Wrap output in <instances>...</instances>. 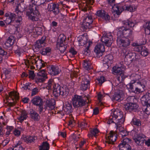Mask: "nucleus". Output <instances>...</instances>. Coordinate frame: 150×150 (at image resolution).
Instances as JSON below:
<instances>
[{
	"label": "nucleus",
	"mask_w": 150,
	"mask_h": 150,
	"mask_svg": "<svg viewBox=\"0 0 150 150\" xmlns=\"http://www.w3.org/2000/svg\"><path fill=\"white\" fill-rule=\"evenodd\" d=\"M124 26L117 29V36L118 37H128L131 38L132 34V31L129 28L133 27L135 23L132 21L129 20L124 21H122Z\"/></svg>",
	"instance_id": "obj_1"
},
{
	"label": "nucleus",
	"mask_w": 150,
	"mask_h": 150,
	"mask_svg": "<svg viewBox=\"0 0 150 150\" xmlns=\"http://www.w3.org/2000/svg\"><path fill=\"white\" fill-rule=\"evenodd\" d=\"M143 81V80L141 81L132 80L127 85V86L132 92L139 94L144 90L145 84Z\"/></svg>",
	"instance_id": "obj_2"
},
{
	"label": "nucleus",
	"mask_w": 150,
	"mask_h": 150,
	"mask_svg": "<svg viewBox=\"0 0 150 150\" xmlns=\"http://www.w3.org/2000/svg\"><path fill=\"white\" fill-rule=\"evenodd\" d=\"M137 8V6L133 5L122 6L121 4L115 5L112 6L113 13L117 15H120L123 11H127L130 12L135 11Z\"/></svg>",
	"instance_id": "obj_3"
},
{
	"label": "nucleus",
	"mask_w": 150,
	"mask_h": 150,
	"mask_svg": "<svg viewBox=\"0 0 150 150\" xmlns=\"http://www.w3.org/2000/svg\"><path fill=\"white\" fill-rule=\"evenodd\" d=\"M40 14L38 7L35 5L30 6L29 10L26 12V15L28 18L33 21H38Z\"/></svg>",
	"instance_id": "obj_4"
},
{
	"label": "nucleus",
	"mask_w": 150,
	"mask_h": 150,
	"mask_svg": "<svg viewBox=\"0 0 150 150\" xmlns=\"http://www.w3.org/2000/svg\"><path fill=\"white\" fill-rule=\"evenodd\" d=\"M117 44L122 49L127 50V47L130 45L129 40L125 37H118L117 40Z\"/></svg>",
	"instance_id": "obj_5"
},
{
	"label": "nucleus",
	"mask_w": 150,
	"mask_h": 150,
	"mask_svg": "<svg viewBox=\"0 0 150 150\" xmlns=\"http://www.w3.org/2000/svg\"><path fill=\"white\" fill-rule=\"evenodd\" d=\"M72 101L73 106L75 108L81 107L85 104V101L82 97L77 95L74 96Z\"/></svg>",
	"instance_id": "obj_6"
},
{
	"label": "nucleus",
	"mask_w": 150,
	"mask_h": 150,
	"mask_svg": "<svg viewBox=\"0 0 150 150\" xmlns=\"http://www.w3.org/2000/svg\"><path fill=\"white\" fill-rule=\"evenodd\" d=\"M93 22L91 16H88L83 21L82 24L81 26V29L82 31H86L88 29L91 28V24Z\"/></svg>",
	"instance_id": "obj_7"
},
{
	"label": "nucleus",
	"mask_w": 150,
	"mask_h": 150,
	"mask_svg": "<svg viewBox=\"0 0 150 150\" xmlns=\"http://www.w3.org/2000/svg\"><path fill=\"white\" fill-rule=\"evenodd\" d=\"M113 116H115L114 118L115 119H116V121L115 122V123L120 125L124 123V119L122 112L119 110H115L113 112Z\"/></svg>",
	"instance_id": "obj_8"
},
{
	"label": "nucleus",
	"mask_w": 150,
	"mask_h": 150,
	"mask_svg": "<svg viewBox=\"0 0 150 150\" xmlns=\"http://www.w3.org/2000/svg\"><path fill=\"white\" fill-rule=\"evenodd\" d=\"M45 39L46 37L43 36L41 39L37 41L34 46V48H33V50L35 52H39L42 49V48L45 46Z\"/></svg>",
	"instance_id": "obj_9"
},
{
	"label": "nucleus",
	"mask_w": 150,
	"mask_h": 150,
	"mask_svg": "<svg viewBox=\"0 0 150 150\" xmlns=\"http://www.w3.org/2000/svg\"><path fill=\"white\" fill-rule=\"evenodd\" d=\"M79 78L82 79L80 88L82 91L86 90L89 87L90 83L89 78L87 75L82 76Z\"/></svg>",
	"instance_id": "obj_10"
},
{
	"label": "nucleus",
	"mask_w": 150,
	"mask_h": 150,
	"mask_svg": "<svg viewBox=\"0 0 150 150\" xmlns=\"http://www.w3.org/2000/svg\"><path fill=\"white\" fill-rule=\"evenodd\" d=\"M113 39L110 33H107L106 35L103 36L101 39V41L104 43L107 46H110L113 42Z\"/></svg>",
	"instance_id": "obj_11"
},
{
	"label": "nucleus",
	"mask_w": 150,
	"mask_h": 150,
	"mask_svg": "<svg viewBox=\"0 0 150 150\" xmlns=\"http://www.w3.org/2000/svg\"><path fill=\"white\" fill-rule=\"evenodd\" d=\"M47 78L45 71L44 70H42L37 74L35 77V81L37 83L40 82H43Z\"/></svg>",
	"instance_id": "obj_12"
},
{
	"label": "nucleus",
	"mask_w": 150,
	"mask_h": 150,
	"mask_svg": "<svg viewBox=\"0 0 150 150\" xmlns=\"http://www.w3.org/2000/svg\"><path fill=\"white\" fill-rule=\"evenodd\" d=\"M133 139L135 143L138 145H142L145 141V136L142 134H137L133 137Z\"/></svg>",
	"instance_id": "obj_13"
},
{
	"label": "nucleus",
	"mask_w": 150,
	"mask_h": 150,
	"mask_svg": "<svg viewBox=\"0 0 150 150\" xmlns=\"http://www.w3.org/2000/svg\"><path fill=\"white\" fill-rule=\"evenodd\" d=\"M47 8L48 11L52 12L55 15L58 14L59 12L58 5L54 3L48 4Z\"/></svg>",
	"instance_id": "obj_14"
},
{
	"label": "nucleus",
	"mask_w": 150,
	"mask_h": 150,
	"mask_svg": "<svg viewBox=\"0 0 150 150\" xmlns=\"http://www.w3.org/2000/svg\"><path fill=\"white\" fill-rule=\"evenodd\" d=\"M117 134L112 131H110L109 135L106 137L105 142L109 144H113L116 141Z\"/></svg>",
	"instance_id": "obj_15"
},
{
	"label": "nucleus",
	"mask_w": 150,
	"mask_h": 150,
	"mask_svg": "<svg viewBox=\"0 0 150 150\" xmlns=\"http://www.w3.org/2000/svg\"><path fill=\"white\" fill-rule=\"evenodd\" d=\"M104 46L102 44L97 45L95 48L94 52L96 53L97 57H100L102 56L103 53L105 51Z\"/></svg>",
	"instance_id": "obj_16"
},
{
	"label": "nucleus",
	"mask_w": 150,
	"mask_h": 150,
	"mask_svg": "<svg viewBox=\"0 0 150 150\" xmlns=\"http://www.w3.org/2000/svg\"><path fill=\"white\" fill-rule=\"evenodd\" d=\"M124 107L126 110L131 112L138 109L139 106L136 103H127L124 105Z\"/></svg>",
	"instance_id": "obj_17"
},
{
	"label": "nucleus",
	"mask_w": 150,
	"mask_h": 150,
	"mask_svg": "<svg viewBox=\"0 0 150 150\" xmlns=\"http://www.w3.org/2000/svg\"><path fill=\"white\" fill-rule=\"evenodd\" d=\"M124 93L122 91L119 90L118 92L115 93L113 95L112 100L120 101L122 100L124 98Z\"/></svg>",
	"instance_id": "obj_18"
},
{
	"label": "nucleus",
	"mask_w": 150,
	"mask_h": 150,
	"mask_svg": "<svg viewBox=\"0 0 150 150\" xmlns=\"http://www.w3.org/2000/svg\"><path fill=\"white\" fill-rule=\"evenodd\" d=\"M141 103L143 105H150V93H146L141 98Z\"/></svg>",
	"instance_id": "obj_19"
},
{
	"label": "nucleus",
	"mask_w": 150,
	"mask_h": 150,
	"mask_svg": "<svg viewBox=\"0 0 150 150\" xmlns=\"http://www.w3.org/2000/svg\"><path fill=\"white\" fill-rule=\"evenodd\" d=\"M49 69V73L52 75L58 74L61 71L60 70L57 66L51 65L48 68Z\"/></svg>",
	"instance_id": "obj_20"
},
{
	"label": "nucleus",
	"mask_w": 150,
	"mask_h": 150,
	"mask_svg": "<svg viewBox=\"0 0 150 150\" xmlns=\"http://www.w3.org/2000/svg\"><path fill=\"white\" fill-rule=\"evenodd\" d=\"M62 87L58 84H54L53 86L54 95L55 97H58L61 94Z\"/></svg>",
	"instance_id": "obj_21"
},
{
	"label": "nucleus",
	"mask_w": 150,
	"mask_h": 150,
	"mask_svg": "<svg viewBox=\"0 0 150 150\" xmlns=\"http://www.w3.org/2000/svg\"><path fill=\"white\" fill-rule=\"evenodd\" d=\"M123 52L125 53L126 55L125 58V62H127L129 63H130L132 62L133 59L132 58L133 54L132 53H129L128 52L127 53V51H129L128 50H123Z\"/></svg>",
	"instance_id": "obj_22"
},
{
	"label": "nucleus",
	"mask_w": 150,
	"mask_h": 150,
	"mask_svg": "<svg viewBox=\"0 0 150 150\" xmlns=\"http://www.w3.org/2000/svg\"><path fill=\"white\" fill-rule=\"evenodd\" d=\"M29 61H27V62L28 63H30V65L35 64L36 66H37L38 63L41 61L38 57H36L34 56H31L30 58H29Z\"/></svg>",
	"instance_id": "obj_23"
},
{
	"label": "nucleus",
	"mask_w": 150,
	"mask_h": 150,
	"mask_svg": "<svg viewBox=\"0 0 150 150\" xmlns=\"http://www.w3.org/2000/svg\"><path fill=\"white\" fill-rule=\"evenodd\" d=\"M32 103L34 105L37 106L43 104V100L39 96H36L31 100Z\"/></svg>",
	"instance_id": "obj_24"
},
{
	"label": "nucleus",
	"mask_w": 150,
	"mask_h": 150,
	"mask_svg": "<svg viewBox=\"0 0 150 150\" xmlns=\"http://www.w3.org/2000/svg\"><path fill=\"white\" fill-rule=\"evenodd\" d=\"M9 97H6V100H8L9 98L11 99L13 101L15 99L16 101L19 99V93L16 92L15 93L13 92H10L9 93Z\"/></svg>",
	"instance_id": "obj_25"
},
{
	"label": "nucleus",
	"mask_w": 150,
	"mask_h": 150,
	"mask_svg": "<svg viewBox=\"0 0 150 150\" xmlns=\"http://www.w3.org/2000/svg\"><path fill=\"white\" fill-rule=\"evenodd\" d=\"M85 2H83L84 5L82 8V11H86L88 9H89L88 5L89 4L92 5L94 2V0H86L84 1Z\"/></svg>",
	"instance_id": "obj_26"
},
{
	"label": "nucleus",
	"mask_w": 150,
	"mask_h": 150,
	"mask_svg": "<svg viewBox=\"0 0 150 150\" xmlns=\"http://www.w3.org/2000/svg\"><path fill=\"white\" fill-rule=\"evenodd\" d=\"M72 106L70 103L68 102L65 103V105H64L63 109L67 113L69 114L70 112L72 110Z\"/></svg>",
	"instance_id": "obj_27"
},
{
	"label": "nucleus",
	"mask_w": 150,
	"mask_h": 150,
	"mask_svg": "<svg viewBox=\"0 0 150 150\" xmlns=\"http://www.w3.org/2000/svg\"><path fill=\"white\" fill-rule=\"evenodd\" d=\"M54 105L51 101H47L45 104L44 105V111L47 109L48 110H52L54 108Z\"/></svg>",
	"instance_id": "obj_28"
},
{
	"label": "nucleus",
	"mask_w": 150,
	"mask_h": 150,
	"mask_svg": "<svg viewBox=\"0 0 150 150\" xmlns=\"http://www.w3.org/2000/svg\"><path fill=\"white\" fill-rule=\"evenodd\" d=\"M15 39L12 36H10L8 38L6 42L5 43V45L7 47H10L13 45Z\"/></svg>",
	"instance_id": "obj_29"
},
{
	"label": "nucleus",
	"mask_w": 150,
	"mask_h": 150,
	"mask_svg": "<svg viewBox=\"0 0 150 150\" xmlns=\"http://www.w3.org/2000/svg\"><path fill=\"white\" fill-rule=\"evenodd\" d=\"M27 117L26 112L24 110H22L20 117L18 118V120L21 122H22L24 120L26 119Z\"/></svg>",
	"instance_id": "obj_30"
},
{
	"label": "nucleus",
	"mask_w": 150,
	"mask_h": 150,
	"mask_svg": "<svg viewBox=\"0 0 150 150\" xmlns=\"http://www.w3.org/2000/svg\"><path fill=\"white\" fill-rule=\"evenodd\" d=\"M30 114L31 118L35 120H38L40 118L38 114L33 110L30 111Z\"/></svg>",
	"instance_id": "obj_31"
},
{
	"label": "nucleus",
	"mask_w": 150,
	"mask_h": 150,
	"mask_svg": "<svg viewBox=\"0 0 150 150\" xmlns=\"http://www.w3.org/2000/svg\"><path fill=\"white\" fill-rule=\"evenodd\" d=\"M37 139V137L35 136H28L24 138V141L27 143H31L34 142Z\"/></svg>",
	"instance_id": "obj_32"
},
{
	"label": "nucleus",
	"mask_w": 150,
	"mask_h": 150,
	"mask_svg": "<svg viewBox=\"0 0 150 150\" xmlns=\"http://www.w3.org/2000/svg\"><path fill=\"white\" fill-rule=\"evenodd\" d=\"M50 148V145L47 142H44L42 145L39 146L40 150H49Z\"/></svg>",
	"instance_id": "obj_33"
},
{
	"label": "nucleus",
	"mask_w": 150,
	"mask_h": 150,
	"mask_svg": "<svg viewBox=\"0 0 150 150\" xmlns=\"http://www.w3.org/2000/svg\"><path fill=\"white\" fill-rule=\"evenodd\" d=\"M69 89L66 86H64L62 87L60 95L65 97L66 96L69 94Z\"/></svg>",
	"instance_id": "obj_34"
},
{
	"label": "nucleus",
	"mask_w": 150,
	"mask_h": 150,
	"mask_svg": "<svg viewBox=\"0 0 150 150\" xmlns=\"http://www.w3.org/2000/svg\"><path fill=\"white\" fill-rule=\"evenodd\" d=\"M78 39L79 45L83 46L86 43L87 39L84 36H80L78 38Z\"/></svg>",
	"instance_id": "obj_35"
},
{
	"label": "nucleus",
	"mask_w": 150,
	"mask_h": 150,
	"mask_svg": "<svg viewBox=\"0 0 150 150\" xmlns=\"http://www.w3.org/2000/svg\"><path fill=\"white\" fill-rule=\"evenodd\" d=\"M18 17V18H16L14 21H13V23L12 25H14L16 27H18V26L21 24L22 18L21 16H17Z\"/></svg>",
	"instance_id": "obj_36"
},
{
	"label": "nucleus",
	"mask_w": 150,
	"mask_h": 150,
	"mask_svg": "<svg viewBox=\"0 0 150 150\" xmlns=\"http://www.w3.org/2000/svg\"><path fill=\"white\" fill-rule=\"evenodd\" d=\"M119 147L120 149L121 150H131V146L129 144H120Z\"/></svg>",
	"instance_id": "obj_37"
},
{
	"label": "nucleus",
	"mask_w": 150,
	"mask_h": 150,
	"mask_svg": "<svg viewBox=\"0 0 150 150\" xmlns=\"http://www.w3.org/2000/svg\"><path fill=\"white\" fill-rule=\"evenodd\" d=\"M51 48L50 47H46L42 48L39 52L42 55H45L48 54L51 51Z\"/></svg>",
	"instance_id": "obj_38"
},
{
	"label": "nucleus",
	"mask_w": 150,
	"mask_h": 150,
	"mask_svg": "<svg viewBox=\"0 0 150 150\" xmlns=\"http://www.w3.org/2000/svg\"><path fill=\"white\" fill-rule=\"evenodd\" d=\"M66 40V37L63 34L60 35L58 38L57 44H64V43L65 42Z\"/></svg>",
	"instance_id": "obj_39"
},
{
	"label": "nucleus",
	"mask_w": 150,
	"mask_h": 150,
	"mask_svg": "<svg viewBox=\"0 0 150 150\" xmlns=\"http://www.w3.org/2000/svg\"><path fill=\"white\" fill-rule=\"evenodd\" d=\"M83 67L86 69L88 70L91 68V64L90 62L87 60L83 61Z\"/></svg>",
	"instance_id": "obj_40"
},
{
	"label": "nucleus",
	"mask_w": 150,
	"mask_h": 150,
	"mask_svg": "<svg viewBox=\"0 0 150 150\" xmlns=\"http://www.w3.org/2000/svg\"><path fill=\"white\" fill-rule=\"evenodd\" d=\"M57 45L61 53H64L66 50L67 47V45H64V44H57Z\"/></svg>",
	"instance_id": "obj_41"
},
{
	"label": "nucleus",
	"mask_w": 150,
	"mask_h": 150,
	"mask_svg": "<svg viewBox=\"0 0 150 150\" xmlns=\"http://www.w3.org/2000/svg\"><path fill=\"white\" fill-rule=\"evenodd\" d=\"M132 124L137 126H140L141 125V122L140 120L137 118H134L132 119L131 122Z\"/></svg>",
	"instance_id": "obj_42"
},
{
	"label": "nucleus",
	"mask_w": 150,
	"mask_h": 150,
	"mask_svg": "<svg viewBox=\"0 0 150 150\" xmlns=\"http://www.w3.org/2000/svg\"><path fill=\"white\" fill-rule=\"evenodd\" d=\"M113 58V57L111 54H108L105 57L103 61L105 63H107L112 60Z\"/></svg>",
	"instance_id": "obj_43"
},
{
	"label": "nucleus",
	"mask_w": 150,
	"mask_h": 150,
	"mask_svg": "<svg viewBox=\"0 0 150 150\" xmlns=\"http://www.w3.org/2000/svg\"><path fill=\"white\" fill-rule=\"evenodd\" d=\"M121 67L122 66L120 67L116 66L113 67L112 69L114 74H119L120 75L122 73V71L121 68Z\"/></svg>",
	"instance_id": "obj_44"
},
{
	"label": "nucleus",
	"mask_w": 150,
	"mask_h": 150,
	"mask_svg": "<svg viewBox=\"0 0 150 150\" xmlns=\"http://www.w3.org/2000/svg\"><path fill=\"white\" fill-rule=\"evenodd\" d=\"M145 31L146 34H150V22L146 23L144 26Z\"/></svg>",
	"instance_id": "obj_45"
},
{
	"label": "nucleus",
	"mask_w": 150,
	"mask_h": 150,
	"mask_svg": "<svg viewBox=\"0 0 150 150\" xmlns=\"http://www.w3.org/2000/svg\"><path fill=\"white\" fill-rule=\"evenodd\" d=\"M46 0H31L32 3L34 4L33 5H40L43 4Z\"/></svg>",
	"instance_id": "obj_46"
},
{
	"label": "nucleus",
	"mask_w": 150,
	"mask_h": 150,
	"mask_svg": "<svg viewBox=\"0 0 150 150\" xmlns=\"http://www.w3.org/2000/svg\"><path fill=\"white\" fill-rule=\"evenodd\" d=\"M42 31V28L40 27H36L33 30L34 33L38 35L41 34Z\"/></svg>",
	"instance_id": "obj_47"
},
{
	"label": "nucleus",
	"mask_w": 150,
	"mask_h": 150,
	"mask_svg": "<svg viewBox=\"0 0 150 150\" xmlns=\"http://www.w3.org/2000/svg\"><path fill=\"white\" fill-rule=\"evenodd\" d=\"M54 84H57L54 83V80L52 79H50L48 81L47 85V88L48 89H52V87L53 86Z\"/></svg>",
	"instance_id": "obj_48"
},
{
	"label": "nucleus",
	"mask_w": 150,
	"mask_h": 150,
	"mask_svg": "<svg viewBox=\"0 0 150 150\" xmlns=\"http://www.w3.org/2000/svg\"><path fill=\"white\" fill-rule=\"evenodd\" d=\"M98 130L97 129H92L90 132V133L88 134L89 137H92L93 136H95L96 134L99 132Z\"/></svg>",
	"instance_id": "obj_49"
},
{
	"label": "nucleus",
	"mask_w": 150,
	"mask_h": 150,
	"mask_svg": "<svg viewBox=\"0 0 150 150\" xmlns=\"http://www.w3.org/2000/svg\"><path fill=\"white\" fill-rule=\"evenodd\" d=\"M105 81V77L103 76H101L96 80V83L100 86Z\"/></svg>",
	"instance_id": "obj_50"
},
{
	"label": "nucleus",
	"mask_w": 150,
	"mask_h": 150,
	"mask_svg": "<svg viewBox=\"0 0 150 150\" xmlns=\"http://www.w3.org/2000/svg\"><path fill=\"white\" fill-rule=\"evenodd\" d=\"M136 100L137 99L135 98L134 96H129L127 98V101L128 102V103H134Z\"/></svg>",
	"instance_id": "obj_51"
},
{
	"label": "nucleus",
	"mask_w": 150,
	"mask_h": 150,
	"mask_svg": "<svg viewBox=\"0 0 150 150\" xmlns=\"http://www.w3.org/2000/svg\"><path fill=\"white\" fill-rule=\"evenodd\" d=\"M123 139L122 142L120 144H129L131 143V139L130 138H124V137L122 138Z\"/></svg>",
	"instance_id": "obj_52"
},
{
	"label": "nucleus",
	"mask_w": 150,
	"mask_h": 150,
	"mask_svg": "<svg viewBox=\"0 0 150 150\" xmlns=\"http://www.w3.org/2000/svg\"><path fill=\"white\" fill-rule=\"evenodd\" d=\"M77 71H72L70 74V76L71 78L77 77L78 76L79 70H77Z\"/></svg>",
	"instance_id": "obj_53"
},
{
	"label": "nucleus",
	"mask_w": 150,
	"mask_h": 150,
	"mask_svg": "<svg viewBox=\"0 0 150 150\" xmlns=\"http://www.w3.org/2000/svg\"><path fill=\"white\" fill-rule=\"evenodd\" d=\"M115 116H113V112L111 113V115L110 117V120H108V123L110 124L112 122L115 123L116 121V119H115L114 117Z\"/></svg>",
	"instance_id": "obj_54"
},
{
	"label": "nucleus",
	"mask_w": 150,
	"mask_h": 150,
	"mask_svg": "<svg viewBox=\"0 0 150 150\" xmlns=\"http://www.w3.org/2000/svg\"><path fill=\"white\" fill-rule=\"evenodd\" d=\"M9 17L12 20V21H14L15 19L17 18V15H16L14 13H10L8 15Z\"/></svg>",
	"instance_id": "obj_55"
},
{
	"label": "nucleus",
	"mask_w": 150,
	"mask_h": 150,
	"mask_svg": "<svg viewBox=\"0 0 150 150\" xmlns=\"http://www.w3.org/2000/svg\"><path fill=\"white\" fill-rule=\"evenodd\" d=\"M105 13V11L103 10H99L97 12V15L99 17L102 18L103 16H104Z\"/></svg>",
	"instance_id": "obj_56"
},
{
	"label": "nucleus",
	"mask_w": 150,
	"mask_h": 150,
	"mask_svg": "<svg viewBox=\"0 0 150 150\" xmlns=\"http://www.w3.org/2000/svg\"><path fill=\"white\" fill-rule=\"evenodd\" d=\"M145 47H144L141 52V54L142 56L144 57L146 56L149 54L148 51L146 50H145Z\"/></svg>",
	"instance_id": "obj_57"
},
{
	"label": "nucleus",
	"mask_w": 150,
	"mask_h": 150,
	"mask_svg": "<svg viewBox=\"0 0 150 150\" xmlns=\"http://www.w3.org/2000/svg\"><path fill=\"white\" fill-rule=\"evenodd\" d=\"M29 75L28 76L29 78L33 79L35 77V74L34 73V71H29Z\"/></svg>",
	"instance_id": "obj_58"
},
{
	"label": "nucleus",
	"mask_w": 150,
	"mask_h": 150,
	"mask_svg": "<svg viewBox=\"0 0 150 150\" xmlns=\"http://www.w3.org/2000/svg\"><path fill=\"white\" fill-rule=\"evenodd\" d=\"M38 92V89L37 88H34L32 90L31 92V96H33L34 95H36Z\"/></svg>",
	"instance_id": "obj_59"
},
{
	"label": "nucleus",
	"mask_w": 150,
	"mask_h": 150,
	"mask_svg": "<svg viewBox=\"0 0 150 150\" xmlns=\"http://www.w3.org/2000/svg\"><path fill=\"white\" fill-rule=\"evenodd\" d=\"M104 15V16H103L102 17V18L103 19H104L106 21H108L110 20V16L108 15L107 13L105 12V14Z\"/></svg>",
	"instance_id": "obj_60"
},
{
	"label": "nucleus",
	"mask_w": 150,
	"mask_h": 150,
	"mask_svg": "<svg viewBox=\"0 0 150 150\" xmlns=\"http://www.w3.org/2000/svg\"><path fill=\"white\" fill-rule=\"evenodd\" d=\"M144 47L142 45H140L139 46L135 47L134 48L136 51L141 52Z\"/></svg>",
	"instance_id": "obj_61"
},
{
	"label": "nucleus",
	"mask_w": 150,
	"mask_h": 150,
	"mask_svg": "<svg viewBox=\"0 0 150 150\" xmlns=\"http://www.w3.org/2000/svg\"><path fill=\"white\" fill-rule=\"evenodd\" d=\"M119 135H121L122 138H123L124 137L126 136L128 134V133L126 131V130L124 131L123 132L120 133L119 134Z\"/></svg>",
	"instance_id": "obj_62"
},
{
	"label": "nucleus",
	"mask_w": 150,
	"mask_h": 150,
	"mask_svg": "<svg viewBox=\"0 0 150 150\" xmlns=\"http://www.w3.org/2000/svg\"><path fill=\"white\" fill-rule=\"evenodd\" d=\"M7 52L3 50L2 48L0 46V54L2 55V56L4 57V55H6Z\"/></svg>",
	"instance_id": "obj_63"
},
{
	"label": "nucleus",
	"mask_w": 150,
	"mask_h": 150,
	"mask_svg": "<svg viewBox=\"0 0 150 150\" xmlns=\"http://www.w3.org/2000/svg\"><path fill=\"white\" fill-rule=\"evenodd\" d=\"M9 141V139L8 138H7L6 139H5L4 141H3L2 143L0 144V145L1 144L2 145H3V146L6 145Z\"/></svg>",
	"instance_id": "obj_64"
}]
</instances>
